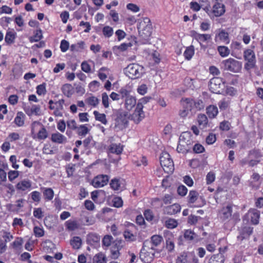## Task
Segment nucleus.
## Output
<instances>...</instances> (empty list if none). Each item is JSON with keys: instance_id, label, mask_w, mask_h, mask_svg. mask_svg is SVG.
Returning <instances> with one entry per match:
<instances>
[{"instance_id": "nucleus-1", "label": "nucleus", "mask_w": 263, "mask_h": 263, "mask_svg": "<svg viewBox=\"0 0 263 263\" xmlns=\"http://www.w3.org/2000/svg\"><path fill=\"white\" fill-rule=\"evenodd\" d=\"M140 36L148 41L152 33V24L150 19L147 17H143L139 20L137 26Z\"/></svg>"}, {"instance_id": "nucleus-2", "label": "nucleus", "mask_w": 263, "mask_h": 263, "mask_svg": "<svg viewBox=\"0 0 263 263\" xmlns=\"http://www.w3.org/2000/svg\"><path fill=\"white\" fill-rule=\"evenodd\" d=\"M31 127L32 137L34 139L43 140L48 137V132L44 125L40 122H33Z\"/></svg>"}, {"instance_id": "nucleus-3", "label": "nucleus", "mask_w": 263, "mask_h": 263, "mask_svg": "<svg viewBox=\"0 0 263 263\" xmlns=\"http://www.w3.org/2000/svg\"><path fill=\"white\" fill-rule=\"evenodd\" d=\"M160 163L163 171L167 174L172 173L174 171V164L170 155L166 152H163L159 158Z\"/></svg>"}, {"instance_id": "nucleus-4", "label": "nucleus", "mask_w": 263, "mask_h": 263, "mask_svg": "<svg viewBox=\"0 0 263 263\" xmlns=\"http://www.w3.org/2000/svg\"><path fill=\"white\" fill-rule=\"evenodd\" d=\"M143 67L136 63L129 64L125 69V73L129 78L135 79L140 78L143 73Z\"/></svg>"}, {"instance_id": "nucleus-5", "label": "nucleus", "mask_w": 263, "mask_h": 263, "mask_svg": "<svg viewBox=\"0 0 263 263\" xmlns=\"http://www.w3.org/2000/svg\"><path fill=\"white\" fill-rule=\"evenodd\" d=\"M221 64L224 70L234 73L240 72L242 68V63L233 58L223 61Z\"/></svg>"}, {"instance_id": "nucleus-6", "label": "nucleus", "mask_w": 263, "mask_h": 263, "mask_svg": "<svg viewBox=\"0 0 263 263\" xmlns=\"http://www.w3.org/2000/svg\"><path fill=\"white\" fill-rule=\"evenodd\" d=\"M194 101L190 98L182 99V117H191L195 113L193 108Z\"/></svg>"}, {"instance_id": "nucleus-7", "label": "nucleus", "mask_w": 263, "mask_h": 263, "mask_svg": "<svg viewBox=\"0 0 263 263\" xmlns=\"http://www.w3.org/2000/svg\"><path fill=\"white\" fill-rule=\"evenodd\" d=\"M243 58L247 63L245 64V69L249 70L254 68L256 64V57L254 52L250 49H246L243 52Z\"/></svg>"}, {"instance_id": "nucleus-8", "label": "nucleus", "mask_w": 263, "mask_h": 263, "mask_svg": "<svg viewBox=\"0 0 263 263\" xmlns=\"http://www.w3.org/2000/svg\"><path fill=\"white\" fill-rule=\"evenodd\" d=\"M193 141L190 133H182V153H187L192 151Z\"/></svg>"}, {"instance_id": "nucleus-9", "label": "nucleus", "mask_w": 263, "mask_h": 263, "mask_svg": "<svg viewBox=\"0 0 263 263\" xmlns=\"http://www.w3.org/2000/svg\"><path fill=\"white\" fill-rule=\"evenodd\" d=\"M155 256V252L152 248L143 247L140 253V258L144 263H151Z\"/></svg>"}, {"instance_id": "nucleus-10", "label": "nucleus", "mask_w": 263, "mask_h": 263, "mask_svg": "<svg viewBox=\"0 0 263 263\" xmlns=\"http://www.w3.org/2000/svg\"><path fill=\"white\" fill-rule=\"evenodd\" d=\"M128 115L126 112L123 111L118 113L115 119V127L121 129L125 128L128 124Z\"/></svg>"}, {"instance_id": "nucleus-11", "label": "nucleus", "mask_w": 263, "mask_h": 263, "mask_svg": "<svg viewBox=\"0 0 263 263\" xmlns=\"http://www.w3.org/2000/svg\"><path fill=\"white\" fill-rule=\"evenodd\" d=\"M141 106V105H137L134 111L129 117V118L137 124L145 118V113Z\"/></svg>"}, {"instance_id": "nucleus-12", "label": "nucleus", "mask_w": 263, "mask_h": 263, "mask_svg": "<svg viewBox=\"0 0 263 263\" xmlns=\"http://www.w3.org/2000/svg\"><path fill=\"white\" fill-rule=\"evenodd\" d=\"M109 179V177L107 175H98L92 180L91 184L96 188L102 187L108 183Z\"/></svg>"}, {"instance_id": "nucleus-13", "label": "nucleus", "mask_w": 263, "mask_h": 263, "mask_svg": "<svg viewBox=\"0 0 263 263\" xmlns=\"http://www.w3.org/2000/svg\"><path fill=\"white\" fill-rule=\"evenodd\" d=\"M223 84L222 79L219 77H215L211 79L209 86L212 92L219 93Z\"/></svg>"}, {"instance_id": "nucleus-14", "label": "nucleus", "mask_w": 263, "mask_h": 263, "mask_svg": "<svg viewBox=\"0 0 263 263\" xmlns=\"http://www.w3.org/2000/svg\"><path fill=\"white\" fill-rule=\"evenodd\" d=\"M110 188L115 191H122L125 186V181L120 177H115L110 180Z\"/></svg>"}, {"instance_id": "nucleus-15", "label": "nucleus", "mask_w": 263, "mask_h": 263, "mask_svg": "<svg viewBox=\"0 0 263 263\" xmlns=\"http://www.w3.org/2000/svg\"><path fill=\"white\" fill-rule=\"evenodd\" d=\"M245 217L250 218L251 223L253 224H257L259 223L260 212L256 209L251 210L245 215Z\"/></svg>"}, {"instance_id": "nucleus-16", "label": "nucleus", "mask_w": 263, "mask_h": 263, "mask_svg": "<svg viewBox=\"0 0 263 263\" xmlns=\"http://www.w3.org/2000/svg\"><path fill=\"white\" fill-rule=\"evenodd\" d=\"M225 12L224 5L220 2H215L213 6L212 13L216 17L221 16Z\"/></svg>"}, {"instance_id": "nucleus-17", "label": "nucleus", "mask_w": 263, "mask_h": 263, "mask_svg": "<svg viewBox=\"0 0 263 263\" xmlns=\"http://www.w3.org/2000/svg\"><path fill=\"white\" fill-rule=\"evenodd\" d=\"M121 242L119 241L114 242L110 247V253L112 258L117 259L120 256V250L122 247L120 245Z\"/></svg>"}, {"instance_id": "nucleus-18", "label": "nucleus", "mask_w": 263, "mask_h": 263, "mask_svg": "<svg viewBox=\"0 0 263 263\" xmlns=\"http://www.w3.org/2000/svg\"><path fill=\"white\" fill-rule=\"evenodd\" d=\"M180 210L181 206L179 204L174 203L165 206L163 209V212L165 214L173 215L179 212Z\"/></svg>"}, {"instance_id": "nucleus-19", "label": "nucleus", "mask_w": 263, "mask_h": 263, "mask_svg": "<svg viewBox=\"0 0 263 263\" xmlns=\"http://www.w3.org/2000/svg\"><path fill=\"white\" fill-rule=\"evenodd\" d=\"M137 99L135 97L130 96L127 97L124 100V107L126 110H131L137 105Z\"/></svg>"}, {"instance_id": "nucleus-20", "label": "nucleus", "mask_w": 263, "mask_h": 263, "mask_svg": "<svg viewBox=\"0 0 263 263\" xmlns=\"http://www.w3.org/2000/svg\"><path fill=\"white\" fill-rule=\"evenodd\" d=\"M65 226L68 231H74L80 228V224L76 220L69 219L65 222Z\"/></svg>"}, {"instance_id": "nucleus-21", "label": "nucleus", "mask_w": 263, "mask_h": 263, "mask_svg": "<svg viewBox=\"0 0 263 263\" xmlns=\"http://www.w3.org/2000/svg\"><path fill=\"white\" fill-rule=\"evenodd\" d=\"M123 145L120 143H112L108 147V151L110 153L120 155L123 151Z\"/></svg>"}, {"instance_id": "nucleus-22", "label": "nucleus", "mask_w": 263, "mask_h": 263, "mask_svg": "<svg viewBox=\"0 0 263 263\" xmlns=\"http://www.w3.org/2000/svg\"><path fill=\"white\" fill-rule=\"evenodd\" d=\"M51 140L54 143L62 144L67 141V138L62 134L57 132L51 135Z\"/></svg>"}, {"instance_id": "nucleus-23", "label": "nucleus", "mask_w": 263, "mask_h": 263, "mask_svg": "<svg viewBox=\"0 0 263 263\" xmlns=\"http://www.w3.org/2000/svg\"><path fill=\"white\" fill-rule=\"evenodd\" d=\"M220 40L225 44H228L230 42L229 34L224 30H219L218 34H216L215 41L217 42Z\"/></svg>"}, {"instance_id": "nucleus-24", "label": "nucleus", "mask_w": 263, "mask_h": 263, "mask_svg": "<svg viewBox=\"0 0 263 263\" xmlns=\"http://www.w3.org/2000/svg\"><path fill=\"white\" fill-rule=\"evenodd\" d=\"M107 261L106 255L102 252L96 254L92 258V263H107Z\"/></svg>"}, {"instance_id": "nucleus-25", "label": "nucleus", "mask_w": 263, "mask_h": 263, "mask_svg": "<svg viewBox=\"0 0 263 263\" xmlns=\"http://www.w3.org/2000/svg\"><path fill=\"white\" fill-rule=\"evenodd\" d=\"M31 182L29 180H23L18 182L16 185V189L17 190L25 191L30 189Z\"/></svg>"}, {"instance_id": "nucleus-26", "label": "nucleus", "mask_w": 263, "mask_h": 263, "mask_svg": "<svg viewBox=\"0 0 263 263\" xmlns=\"http://www.w3.org/2000/svg\"><path fill=\"white\" fill-rule=\"evenodd\" d=\"M44 251L47 253H52L55 249V245L50 240H46L42 243Z\"/></svg>"}, {"instance_id": "nucleus-27", "label": "nucleus", "mask_w": 263, "mask_h": 263, "mask_svg": "<svg viewBox=\"0 0 263 263\" xmlns=\"http://www.w3.org/2000/svg\"><path fill=\"white\" fill-rule=\"evenodd\" d=\"M232 206L230 205L223 208L219 213L221 218L226 220L231 217L232 216Z\"/></svg>"}, {"instance_id": "nucleus-28", "label": "nucleus", "mask_w": 263, "mask_h": 263, "mask_svg": "<svg viewBox=\"0 0 263 263\" xmlns=\"http://www.w3.org/2000/svg\"><path fill=\"white\" fill-rule=\"evenodd\" d=\"M61 90L63 93L68 98H70L74 93V88L70 84H65L62 88Z\"/></svg>"}, {"instance_id": "nucleus-29", "label": "nucleus", "mask_w": 263, "mask_h": 263, "mask_svg": "<svg viewBox=\"0 0 263 263\" xmlns=\"http://www.w3.org/2000/svg\"><path fill=\"white\" fill-rule=\"evenodd\" d=\"M70 244L72 249L78 250L81 248L82 245V240L79 236H73L70 239Z\"/></svg>"}, {"instance_id": "nucleus-30", "label": "nucleus", "mask_w": 263, "mask_h": 263, "mask_svg": "<svg viewBox=\"0 0 263 263\" xmlns=\"http://www.w3.org/2000/svg\"><path fill=\"white\" fill-rule=\"evenodd\" d=\"M43 190V194L45 201H51L54 197V191L50 187L41 188Z\"/></svg>"}, {"instance_id": "nucleus-31", "label": "nucleus", "mask_w": 263, "mask_h": 263, "mask_svg": "<svg viewBox=\"0 0 263 263\" xmlns=\"http://www.w3.org/2000/svg\"><path fill=\"white\" fill-rule=\"evenodd\" d=\"M16 37V33L14 30L7 31L5 35V41L7 45H11L14 43Z\"/></svg>"}, {"instance_id": "nucleus-32", "label": "nucleus", "mask_w": 263, "mask_h": 263, "mask_svg": "<svg viewBox=\"0 0 263 263\" xmlns=\"http://www.w3.org/2000/svg\"><path fill=\"white\" fill-rule=\"evenodd\" d=\"M100 240V236L95 233H90L87 236V243L93 245L99 243Z\"/></svg>"}, {"instance_id": "nucleus-33", "label": "nucleus", "mask_w": 263, "mask_h": 263, "mask_svg": "<svg viewBox=\"0 0 263 263\" xmlns=\"http://www.w3.org/2000/svg\"><path fill=\"white\" fill-rule=\"evenodd\" d=\"M43 37L42 31L39 28L33 31V35L29 37V40L30 43L37 42L40 41Z\"/></svg>"}, {"instance_id": "nucleus-34", "label": "nucleus", "mask_w": 263, "mask_h": 263, "mask_svg": "<svg viewBox=\"0 0 263 263\" xmlns=\"http://www.w3.org/2000/svg\"><path fill=\"white\" fill-rule=\"evenodd\" d=\"M25 115L22 111H18L14 120V123L18 127L23 126L25 123Z\"/></svg>"}, {"instance_id": "nucleus-35", "label": "nucleus", "mask_w": 263, "mask_h": 263, "mask_svg": "<svg viewBox=\"0 0 263 263\" xmlns=\"http://www.w3.org/2000/svg\"><path fill=\"white\" fill-rule=\"evenodd\" d=\"M23 240L22 238L17 237L12 243V247L16 253H20L23 250Z\"/></svg>"}, {"instance_id": "nucleus-36", "label": "nucleus", "mask_w": 263, "mask_h": 263, "mask_svg": "<svg viewBox=\"0 0 263 263\" xmlns=\"http://www.w3.org/2000/svg\"><path fill=\"white\" fill-rule=\"evenodd\" d=\"M85 103L89 106L96 107L98 105L99 101L96 97L91 96L85 99Z\"/></svg>"}, {"instance_id": "nucleus-37", "label": "nucleus", "mask_w": 263, "mask_h": 263, "mask_svg": "<svg viewBox=\"0 0 263 263\" xmlns=\"http://www.w3.org/2000/svg\"><path fill=\"white\" fill-rule=\"evenodd\" d=\"M198 122L201 129L205 128L208 124L207 117L204 114H200L198 116Z\"/></svg>"}, {"instance_id": "nucleus-38", "label": "nucleus", "mask_w": 263, "mask_h": 263, "mask_svg": "<svg viewBox=\"0 0 263 263\" xmlns=\"http://www.w3.org/2000/svg\"><path fill=\"white\" fill-rule=\"evenodd\" d=\"M84 42L81 41L76 44H71L70 46V50L73 52H80L84 48Z\"/></svg>"}, {"instance_id": "nucleus-39", "label": "nucleus", "mask_w": 263, "mask_h": 263, "mask_svg": "<svg viewBox=\"0 0 263 263\" xmlns=\"http://www.w3.org/2000/svg\"><path fill=\"white\" fill-rule=\"evenodd\" d=\"M87 126L88 124H82L78 126L76 129L77 134L79 136H85L89 132Z\"/></svg>"}, {"instance_id": "nucleus-40", "label": "nucleus", "mask_w": 263, "mask_h": 263, "mask_svg": "<svg viewBox=\"0 0 263 263\" xmlns=\"http://www.w3.org/2000/svg\"><path fill=\"white\" fill-rule=\"evenodd\" d=\"M93 114L97 121L101 122L104 125H106L107 124L108 122L105 114H101L97 110H95Z\"/></svg>"}, {"instance_id": "nucleus-41", "label": "nucleus", "mask_w": 263, "mask_h": 263, "mask_svg": "<svg viewBox=\"0 0 263 263\" xmlns=\"http://www.w3.org/2000/svg\"><path fill=\"white\" fill-rule=\"evenodd\" d=\"M194 36V38L200 43L205 42L211 39V35L208 34H200L195 32Z\"/></svg>"}, {"instance_id": "nucleus-42", "label": "nucleus", "mask_w": 263, "mask_h": 263, "mask_svg": "<svg viewBox=\"0 0 263 263\" xmlns=\"http://www.w3.org/2000/svg\"><path fill=\"white\" fill-rule=\"evenodd\" d=\"M194 47L193 45L187 47L183 53L185 59L187 60H191L194 54Z\"/></svg>"}, {"instance_id": "nucleus-43", "label": "nucleus", "mask_w": 263, "mask_h": 263, "mask_svg": "<svg viewBox=\"0 0 263 263\" xmlns=\"http://www.w3.org/2000/svg\"><path fill=\"white\" fill-rule=\"evenodd\" d=\"M206 114L211 118H214L218 114V108L214 105H210L206 108Z\"/></svg>"}, {"instance_id": "nucleus-44", "label": "nucleus", "mask_w": 263, "mask_h": 263, "mask_svg": "<svg viewBox=\"0 0 263 263\" xmlns=\"http://www.w3.org/2000/svg\"><path fill=\"white\" fill-rule=\"evenodd\" d=\"M123 236L125 239L127 241H134L136 240V235L128 229L124 231Z\"/></svg>"}, {"instance_id": "nucleus-45", "label": "nucleus", "mask_w": 263, "mask_h": 263, "mask_svg": "<svg viewBox=\"0 0 263 263\" xmlns=\"http://www.w3.org/2000/svg\"><path fill=\"white\" fill-rule=\"evenodd\" d=\"M150 60L154 61V64H158L160 62V54L157 51H154L149 54Z\"/></svg>"}, {"instance_id": "nucleus-46", "label": "nucleus", "mask_w": 263, "mask_h": 263, "mask_svg": "<svg viewBox=\"0 0 263 263\" xmlns=\"http://www.w3.org/2000/svg\"><path fill=\"white\" fill-rule=\"evenodd\" d=\"M102 33L105 37L109 38L114 33L113 28L109 26H105L102 29Z\"/></svg>"}, {"instance_id": "nucleus-47", "label": "nucleus", "mask_w": 263, "mask_h": 263, "mask_svg": "<svg viewBox=\"0 0 263 263\" xmlns=\"http://www.w3.org/2000/svg\"><path fill=\"white\" fill-rule=\"evenodd\" d=\"M178 225L177 221L172 218H169L165 221L164 226L166 228L172 229L176 228Z\"/></svg>"}, {"instance_id": "nucleus-48", "label": "nucleus", "mask_w": 263, "mask_h": 263, "mask_svg": "<svg viewBox=\"0 0 263 263\" xmlns=\"http://www.w3.org/2000/svg\"><path fill=\"white\" fill-rule=\"evenodd\" d=\"M151 242L153 246L157 247L159 246L163 240V238L159 235H154L151 237Z\"/></svg>"}, {"instance_id": "nucleus-49", "label": "nucleus", "mask_w": 263, "mask_h": 263, "mask_svg": "<svg viewBox=\"0 0 263 263\" xmlns=\"http://www.w3.org/2000/svg\"><path fill=\"white\" fill-rule=\"evenodd\" d=\"M46 84L45 83H43L42 84L36 86V93L39 96L45 95L46 92Z\"/></svg>"}, {"instance_id": "nucleus-50", "label": "nucleus", "mask_w": 263, "mask_h": 263, "mask_svg": "<svg viewBox=\"0 0 263 263\" xmlns=\"http://www.w3.org/2000/svg\"><path fill=\"white\" fill-rule=\"evenodd\" d=\"M224 259L221 254H218L213 255L211 259L210 263H223Z\"/></svg>"}, {"instance_id": "nucleus-51", "label": "nucleus", "mask_w": 263, "mask_h": 263, "mask_svg": "<svg viewBox=\"0 0 263 263\" xmlns=\"http://www.w3.org/2000/svg\"><path fill=\"white\" fill-rule=\"evenodd\" d=\"M113 206L115 208H119L123 206V201L121 197L115 196L113 198L112 200Z\"/></svg>"}, {"instance_id": "nucleus-52", "label": "nucleus", "mask_w": 263, "mask_h": 263, "mask_svg": "<svg viewBox=\"0 0 263 263\" xmlns=\"http://www.w3.org/2000/svg\"><path fill=\"white\" fill-rule=\"evenodd\" d=\"M198 193L195 191H191L188 196V201L190 203H193L197 199Z\"/></svg>"}, {"instance_id": "nucleus-53", "label": "nucleus", "mask_w": 263, "mask_h": 263, "mask_svg": "<svg viewBox=\"0 0 263 263\" xmlns=\"http://www.w3.org/2000/svg\"><path fill=\"white\" fill-rule=\"evenodd\" d=\"M31 198L34 202L39 203L41 201V193L37 191H34L30 193Z\"/></svg>"}, {"instance_id": "nucleus-54", "label": "nucleus", "mask_w": 263, "mask_h": 263, "mask_svg": "<svg viewBox=\"0 0 263 263\" xmlns=\"http://www.w3.org/2000/svg\"><path fill=\"white\" fill-rule=\"evenodd\" d=\"M33 233L36 237H43L45 234L44 229L38 226H35L33 228Z\"/></svg>"}, {"instance_id": "nucleus-55", "label": "nucleus", "mask_w": 263, "mask_h": 263, "mask_svg": "<svg viewBox=\"0 0 263 263\" xmlns=\"http://www.w3.org/2000/svg\"><path fill=\"white\" fill-rule=\"evenodd\" d=\"M70 47L69 43L66 40H62L61 41L60 48L62 52H66Z\"/></svg>"}, {"instance_id": "nucleus-56", "label": "nucleus", "mask_w": 263, "mask_h": 263, "mask_svg": "<svg viewBox=\"0 0 263 263\" xmlns=\"http://www.w3.org/2000/svg\"><path fill=\"white\" fill-rule=\"evenodd\" d=\"M230 104V101L228 99H223L218 103V106L221 110H226L228 108Z\"/></svg>"}, {"instance_id": "nucleus-57", "label": "nucleus", "mask_w": 263, "mask_h": 263, "mask_svg": "<svg viewBox=\"0 0 263 263\" xmlns=\"http://www.w3.org/2000/svg\"><path fill=\"white\" fill-rule=\"evenodd\" d=\"M192 149L196 154L202 153L205 151L204 147L199 143H196L192 146Z\"/></svg>"}, {"instance_id": "nucleus-58", "label": "nucleus", "mask_w": 263, "mask_h": 263, "mask_svg": "<svg viewBox=\"0 0 263 263\" xmlns=\"http://www.w3.org/2000/svg\"><path fill=\"white\" fill-rule=\"evenodd\" d=\"M249 157L253 159L259 160V158L261 157V155L258 151L253 150L249 152Z\"/></svg>"}, {"instance_id": "nucleus-59", "label": "nucleus", "mask_w": 263, "mask_h": 263, "mask_svg": "<svg viewBox=\"0 0 263 263\" xmlns=\"http://www.w3.org/2000/svg\"><path fill=\"white\" fill-rule=\"evenodd\" d=\"M33 214L36 218L39 219H42L44 216L43 212L41 208H34Z\"/></svg>"}, {"instance_id": "nucleus-60", "label": "nucleus", "mask_w": 263, "mask_h": 263, "mask_svg": "<svg viewBox=\"0 0 263 263\" xmlns=\"http://www.w3.org/2000/svg\"><path fill=\"white\" fill-rule=\"evenodd\" d=\"M112 239L113 238L111 236L108 235H105L102 239L103 246L106 247L110 246L111 245Z\"/></svg>"}, {"instance_id": "nucleus-61", "label": "nucleus", "mask_w": 263, "mask_h": 263, "mask_svg": "<svg viewBox=\"0 0 263 263\" xmlns=\"http://www.w3.org/2000/svg\"><path fill=\"white\" fill-rule=\"evenodd\" d=\"M218 52L222 57H226L229 55L230 50L228 47L226 46H219L218 48Z\"/></svg>"}, {"instance_id": "nucleus-62", "label": "nucleus", "mask_w": 263, "mask_h": 263, "mask_svg": "<svg viewBox=\"0 0 263 263\" xmlns=\"http://www.w3.org/2000/svg\"><path fill=\"white\" fill-rule=\"evenodd\" d=\"M126 8L127 10L134 13L138 12L140 11L139 7L136 4L133 3H129L127 4Z\"/></svg>"}, {"instance_id": "nucleus-63", "label": "nucleus", "mask_w": 263, "mask_h": 263, "mask_svg": "<svg viewBox=\"0 0 263 263\" xmlns=\"http://www.w3.org/2000/svg\"><path fill=\"white\" fill-rule=\"evenodd\" d=\"M147 85L145 84H141L140 85H139L137 89V92L141 95H144L145 94H146L147 92Z\"/></svg>"}, {"instance_id": "nucleus-64", "label": "nucleus", "mask_w": 263, "mask_h": 263, "mask_svg": "<svg viewBox=\"0 0 263 263\" xmlns=\"http://www.w3.org/2000/svg\"><path fill=\"white\" fill-rule=\"evenodd\" d=\"M130 91L127 90L125 87H122L119 91V95L121 96V98H127V97H129L130 95Z\"/></svg>"}]
</instances>
